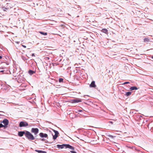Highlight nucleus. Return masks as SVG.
Instances as JSON below:
<instances>
[{
    "label": "nucleus",
    "mask_w": 153,
    "mask_h": 153,
    "mask_svg": "<svg viewBox=\"0 0 153 153\" xmlns=\"http://www.w3.org/2000/svg\"><path fill=\"white\" fill-rule=\"evenodd\" d=\"M109 123H111V124H113V122L112 121H109Z\"/></svg>",
    "instance_id": "a878e982"
},
{
    "label": "nucleus",
    "mask_w": 153,
    "mask_h": 153,
    "mask_svg": "<svg viewBox=\"0 0 153 153\" xmlns=\"http://www.w3.org/2000/svg\"><path fill=\"white\" fill-rule=\"evenodd\" d=\"M131 92L130 91H128L126 92V95L127 96H130L131 94Z\"/></svg>",
    "instance_id": "6ab92c4d"
},
{
    "label": "nucleus",
    "mask_w": 153,
    "mask_h": 153,
    "mask_svg": "<svg viewBox=\"0 0 153 153\" xmlns=\"http://www.w3.org/2000/svg\"><path fill=\"white\" fill-rule=\"evenodd\" d=\"M130 89L131 90H137L138 88L135 86H132L130 88Z\"/></svg>",
    "instance_id": "4468645a"
},
{
    "label": "nucleus",
    "mask_w": 153,
    "mask_h": 153,
    "mask_svg": "<svg viewBox=\"0 0 153 153\" xmlns=\"http://www.w3.org/2000/svg\"><path fill=\"white\" fill-rule=\"evenodd\" d=\"M27 131H21L19 132L18 133V135L19 137H22L24 134H25H25L26 132Z\"/></svg>",
    "instance_id": "39448f33"
},
{
    "label": "nucleus",
    "mask_w": 153,
    "mask_h": 153,
    "mask_svg": "<svg viewBox=\"0 0 153 153\" xmlns=\"http://www.w3.org/2000/svg\"><path fill=\"white\" fill-rule=\"evenodd\" d=\"M140 117H142V116H141L140 115Z\"/></svg>",
    "instance_id": "c9c22d12"
},
{
    "label": "nucleus",
    "mask_w": 153,
    "mask_h": 153,
    "mask_svg": "<svg viewBox=\"0 0 153 153\" xmlns=\"http://www.w3.org/2000/svg\"><path fill=\"white\" fill-rule=\"evenodd\" d=\"M128 83H130L129 82H124L123 84L125 85V84H128Z\"/></svg>",
    "instance_id": "b1692460"
},
{
    "label": "nucleus",
    "mask_w": 153,
    "mask_h": 153,
    "mask_svg": "<svg viewBox=\"0 0 153 153\" xmlns=\"http://www.w3.org/2000/svg\"><path fill=\"white\" fill-rule=\"evenodd\" d=\"M32 56H35V55H34V53H33V54H32Z\"/></svg>",
    "instance_id": "c85d7f7f"
},
{
    "label": "nucleus",
    "mask_w": 153,
    "mask_h": 153,
    "mask_svg": "<svg viewBox=\"0 0 153 153\" xmlns=\"http://www.w3.org/2000/svg\"><path fill=\"white\" fill-rule=\"evenodd\" d=\"M8 5H9V7H2V10L4 11H6V10H8L9 8H11L12 6L10 4H7Z\"/></svg>",
    "instance_id": "9d476101"
},
{
    "label": "nucleus",
    "mask_w": 153,
    "mask_h": 153,
    "mask_svg": "<svg viewBox=\"0 0 153 153\" xmlns=\"http://www.w3.org/2000/svg\"><path fill=\"white\" fill-rule=\"evenodd\" d=\"M147 120H146V122H147Z\"/></svg>",
    "instance_id": "e433bc0d"
},
{
    "label": "nucleus",
    "mask_w": 153,
    "mask_h": 153,
    "mask_svg": "<svg viewBox=\"0 0 153 153\" xmlns=\"http://www.w3.org/2000/svg\"><path fill=\"white\" fill-rule=\"evenodd\" d=\"M28 126V123L25 121H21L19 124L20 127H26Z\"/></svg>",
    "instance_id": "f03ea898"
},
{
    "label": "nucleus",
    "mask_w": 153,
    "mask_h": 153,
    "mask_svg": "<svg viewBox=\"0 0 153 153\" xmlns=\"http://www.w3.org/2000/svg\"><path fill=\"white\" fill-rule=\"evenodd\" d=\"M70 152L71 153H77L76 152L73 151H70Z\"/></svg>",
    "instance_id": "393cba45"
},
{
    "label": "nucleus",
    "mask_w": 153,
    "mask_h": 153,
    "mask_svg": "<svg viewBox=\"0 0 153 153\" xmlns=\"http://www.w3.org/2000/svg\"><path fill=\"white\" fill-rule=\"evenodd\" d=\"M39 130L37 128H32L31 130V132L34 133L35 135H36L39 132Z\"/></svg>",
    "instance_id": "20e7f679"
},
{
    "label": "nucleus",
    "mask_w": 153,
    "mask_h": 153,
    "mask_svg": "<svg viewBox=\"0 0 153 153\" xmlns=\"http://www.w3.org/2000/svg\"><path fill=\"white\" fill-rule=\"evenodd\" d=\"M0 72L2 73L3 74H6V71L5 70L0 71Z\"/></svg>",
    "instance_id": "4be33fe9"
},
{
    "label": "nucleus",
    "mask_w": 153,
    "mask_h": 153,
    "mask_svg": "<svg viewBox=\"0 0 153 153\" xmlns=\"http://www.w3.org/2000/svg\"><path fill=\"white\" fill-rule=\"evenodd\" d=\"M36 152H38L39 153H46V152L44 151H41V150H36Z\"/></svg>",
    "instance_id": "a211bd4d"
},
{
    "label": "nucleus",
    "mask_w": 153,
    "mask_h": 153,
    "mask_svg": "<svg viewBox=\"0 0 153 153\" xmlns=\"http://www.w3.org/2000/svg\"><path fill=\"white\" fill-rule=\"evenodd\" d=\"M4 127V126L2 123H0V128H1Z\"/></svg>",
    "instance_id": "5701e85b"
},
{
    "label": "nucleus",
    "mask_w": 153,
    "mask_h": 153,
    "mask_svg": "<svg viewBox=\"0 0 153 153\" xmlns=\"http://www.w3.org/2000/svg\"><path fill=\"white\" fill-rule=\"evenodd\" d=\"M108 136L109 137L112 139L114 138L115 137L114 136L111 135H108Z\"/></svg>",
    "instance_id": "412c9836"
},
{
    "label": "nucleus",
    "mask_w": 153,
    "mask_h": 153,
    "mask_svg": "<svg viewBox=\"0 0 153 153\" xmlns=\"http://www.w3.org/2000/svg\"><path fill=\"white\" fill-rule=\"evenodd\" d=\"M65 148H69V149L74 150V147L70 145L69 144H66Z\"/></svg>",
    "instance_id": "9b49d317"
},
{
    "label": "nucleus",
    "mask_w": 153,
    "mask_h": 153,
    "mask_svg": "<svg viewBox=\"0 0 153 153\" xmlns=\"http://www.w3.org/2000/svg\"><path fill=\"white\" fill-rule=\"evenodd\" d=\"M101 31L105 33H108V30L104 28L102 29Z\"/></svg>",
    "instance_id": "2eb2a0df"
},
{
    "label": "nucleus",
    "mask_w": 153,
    "mask_h": 153,
    "mask_svg": "<svg viewBox=\"0 0 153 153\" xmlns=\"http://www.w3.org/2000/svg\"><path fill=\"white\" fill-rule=\"evenodd\" d=\"M151 58H152V59H153V56H152V57Z\"/></svg>",
    "instance_id": "f704fd0d"
},
{
    "label": "nucleus",
    "mask_w": 153,
    "mask_h": 153,
    "mask_svg": "<svg viewBox=\"0 0 153 153\" xmlns=\"http://www.w3.org/2000/svg\"><path fill=\"white\" fill-rule=\"evenodd\" d=\"M36 71L35 70L32 71L31 70H30L28 71V73L30 75H32L34 74L35 73H36Z\"/></svg>",
    "instance_id": "ddd939ff"
},
{
    "label": "nucleus",
    "mask_w": 153,
    "mask_h": 153,
    "mask_svg": "<svg viewBox=\"0 0 153 153\" xmlns=\"http://www.w3.org/2000/svg\"><path fill=\"white\" fill-rule=\"evenodd\" d=\"M59 82H63V79L62 78H59Z\"/></svg>",
    "instance_id": "aec40b11"
},
{
    "label": "nucleus",
    "mask_w": 153,
    "mask_h": 153,
    "mask_svg": "<svg viewBox=\"0 0 153 153\" xmlns=\"http://www.w3.org/2000/svg\"><path fill=\"white\" fill-rule=\"evenodd\" d=\"M39 136L42 138L47 137L48 135L46 134H44L43 133H40L39 134Z\"/></svg>",
    "instance_id": "6e6552de"
},
{
    "label": "nucleus",
    "mask_w": 153,
    "mask_h": 153,
    "mask_svg": "<svg viewBox=\"0 0 153 153\" xmlns=\"http://www.w3.org/2000/svg\"><path fill=\"white\" fill-rule=\"evenodd\" d=\"M72 101L73 103H78L80 102H81L82 100L81 99L79 98H76L72 100Z\"/></svg>",
    "instance_id": "423d86ee"
},
{
    "label": "nucleus",
    "mask_w": 153,
    "mask_h": 153,
    "mask_svg": "<svg viewBox=\"0 0 153 153\" xmlns=\"http://www.w3.org/2000/svg\"><path fill=\"white\" fill-rule=\"evenodd\" d=\"M88 96V95H85L84 96V97H85V96Z\"/></svg>",
    "instance_id": "72a5a7b5"
},
{
    "label": "nucleus",
    "mask_w": 153,
    "mask_h": 153,
    "mask_svg": "<svg viewBox=\"0 0 153 153\" xmlns=\"http://www.w3.org/2000/svg\"><path fill=\"white\" fill-rule=\"evenodd\" d=\"M128 148L131 149H132L133 148V147L131 146L128 147Z\"/></svg>",
    "instance_id": "c756f323"
},
{
    "label": "nucleus",
    "mask_w": 153,
    "mask_h": 153,
    "mask_svg": "<svg viewBox=\"0 0 153 153\" xmlns=\"http://www.w3.org/2000/svg\"><path fill=\"white\" fill-rule=\"evenodd\" d=\"M2 58V56H0V59Z\"/></svg>",
    "instance_id": "473e14b6"
},
{
    "label": "nucleus",
    "mask_w": 153,
    "mask_h": 153,
    "mask_svg": "<svg viewBox=\"0 0 153 153\" xmlns=\"http://www.w3.org/2000/svg\"><path fill=\"white\" fill-rule=\"evenodd\" d=\"M2 123H3L4 125V127L7 126L9 122L8 120L7 119H4Z\"/></svg>",
    "instance_id": "0eeeda50"
},
{
    "label": "nucleus",
    "mask_w": 153,
    "mask_h": 153,
    "mask_svg": "<svg viewBox=\"0 0 153 153\" xmlns=\"http://www.w3.org/2000/svg\"><path fill=\"white\" fill-rule=\"evenodd\" d=\"M45 139L43 138L42 139H41V140L42 141H44L45 140Z\"/></svg>",
    "instance_id": "cd10ccee"
},
{
    "label": "nucleus",
    "mask_w": 153,
    "mask_h": 153,
    "mask_svg": "<svg viewBox=\"0 0 153 153\" xmlns=\"http://www.w3.org/2000/svg\"><path fill=\"white\" fill-rule=\"evenodd\" d=\"M53 131L55 134L54 135H53V139L55 140L58 137L59 133L58 131L54 129L53 130Z\"/></svg>",
    "instance_id": "7ed1b4c3"
},
{
    "label": "nucleus",
    "mask_w": 153,
    "mask_h": 153,
    "mask_svg": "<svg viewBox=\"0 0 153 153\" xmlns=\"http://www.w3.org/2000/svg\"><path fill=\"white\" fill-rule=\"evenodd\" d=\"M89 86L90 87L94 88L96 86L95 84V82L94 81H92L91 84Z\"/></svg>",
    "instance_id": "f8f14e48"
},
{
    "label": "nucleus",
    "mask_w": 153,
    "mask_h": 153,
    "mask_svg": "<svg viewBox=\"0 0 153 153\" xmlns=\"http://www.w3.org/2000/svg\"><path fill=\"white\" fill-rule=\"evenodd\" d=\"M9 3H7V6L6 7H9V5H8V4Z\"/></svg>",
    "instance_id": "2f4dec72"
},
{
    "label": "nucleus",
    "mask_w": 153,
    "mask_h": 153,
    "mask_svg": "<svg viewBox=\"0 0 153 153\" xmlns=\"http://www.w3.org/2000/svg\"><path fill=\"white\" fill-rule=\"evenodd\" d=\"M78 111V112H81L82 111V110H79Z\"/></svg>",
    "instance_id": "7c9ffc66"
},
{
    "label": "nucleus",
    "mask_w": 153,
    "mask_h": 153,
    "mask_svg": "<svg viewBox=\"0 0 153 153\" xmlns=\"http://www.w3.org/2000/svg\"><path fill=\"white\" fill-rule=\"evenodd\" d=\"M25 137L29 140H33L35 139L34 136L29 131H26Z\"/></svg>",
    "instance_id": "f257e3e1"
},
{
    "label": "nucleus",
    "mask_w": 153,
    "mask_h": 153,
    "mask_svg": "<svg viewBox=\"0 0 153 153\" xmlns=\"http://www.w3.org/2000/svg\"><path fill=\"white\" fill-rule=\"evenodd\" d=\"M59 149H62L64 148H65L66 144H63L62 145H57L56 146Z\"/></svg>",
    "instance_id": "1a4fd4ad"
},
{
    "label": "nucleus",
    "mask_w": 153,
    "mask_h": 153,
    "mask_svg": "<svg viewBox=\"0 0 153 153\" xmlns=\"http://www.w3.org/2000/svg\"><path fill=\"white\" fill-rule=\"evenodd\" d=\"M22 46L23 47L25 48H26V46L25 45H22Z\"/></svg>",
    "instance_id": "bb28decb"
},
{
    "label": "nucleus",
    "mask_w": 153,
    "mask_h": 153,
    "mask_svg": "<svg viewBox=\"0 0 153 153\" xmlns=\"http://www.w3.org/2000/svg\"><path fill=\"white\" fill-rule=\"evenodd\" d=\"M149 39L148 38H145L144 39V42H149Z\"/></svg>",
    "instance_id": "f3484780"
},
{
    "label": "nucleus",
    "mask_w": 153,
    "mask_h": 153,
    "mask_svg": "<svg viewBox=\"0 0 153 153\" xmlns=\"http://www.w3.org/2000/svg\"><path fill=\"white\" fill-rule=\"evenodd\" d=\"M39 33L41 34H42L44 36L47 35V33L46 32H42V31H40V32H39Z\"/></svg>",
    "instance_id": "dca6fc26"
}]
</instances>
